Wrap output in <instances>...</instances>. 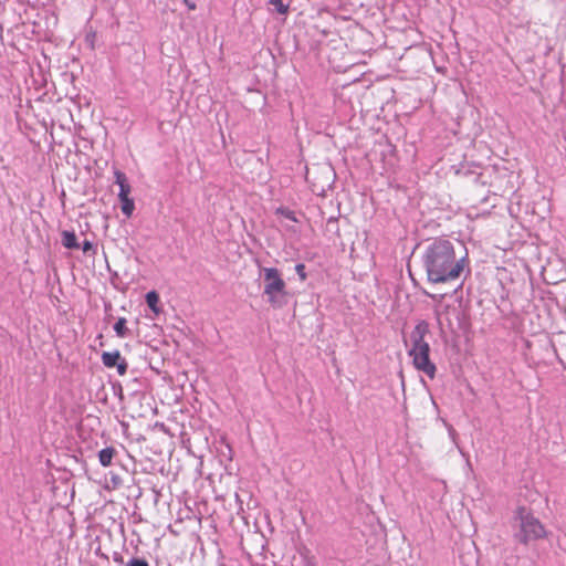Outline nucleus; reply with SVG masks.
Instances as JSON below:
<instances>
[{
	"mask_svg": "<svg viewBox=\"0 0 566 566\" xmlns=\"http://www.w3.org/2000/svg\"><path fill=\"white\" fill-rule=\"evenodd\" d=\"M185 2H186V4L188 6V8H189L190 10H195V9H196V4H195L193 2H190V1H188V0H185Z\"/></svg>",
	"mask_w": 566,
	"mask_h": 566,
	"instance_id": "nucleus-20",
	"label": "nucleus"
},
{
	"mask_svg": "<svg viewBox=\"0 0 566 566\" xmlns=\"http://www.w3.org/2000/svg\"><path fill=\"white\" fill-rule=\"evenodd\" d=\"M295 272L300 276L301 281H305L306 280L305 265L303 263H297L295 265Z\"/></svg>",
	"mask_w": 566,
	"mask_h": 566,
	"instance_id": "nucleus-17",
	"label": "nucleus"
},
{
	"mask_svg": "<svg viewBox=\"0 0 566 566\" xmlns=\"http://www.w3.org/2000/svg\"><path fill=\"white\" fill-rule=\"evenodd\" d=\"M62 244L66 249H78L80 244L77 242V238L74 232L72 231H63L62 232Z\"/></svg>",
	"mask_w": 566,
	"mask_h": 566,
	"instance_id": "nucleus-9",
	"label": "nucleus"
},
{
	"mask_svg": "<svg viewBox=\"0 0 566 566\" xmlns=\"http://www.w3.org/2000/svg\"><path fill=\"white\" fill-rule=\"evenodd\" d=\"M113 559H114V562L119 563V564L124 563V558L119 554H114Z\"/></svg>",
	"mask_w": 566,
	"mask_h": 566,
	"instance_id": "nucleus-19",
	"label": "nucleus"
},
{
	"mask_svg": "<svg viewBox=\"0 0 566 566\" xmlns=\"http://www.w3.org/2000/svg\"><path fill=\"white\" fill-rule=\"evenodd\" d=\"M517 531L514 537L522 544L527 545L532 541L545 537V527L534 514L524 506L517 509L515 516Z\"/></svg>",
	"mask_w": 566,
	"mask_h": 566,
	"instance_id": "nucleus-2",
	"label": "nucleus"
},
{
	"mask_svg": "<svg viewBox=\"0 0 566 566\" xmlns=\"http://www.w3.org/2000/svg\"><path fill=\"white\" fill-rule=\"evenodd\" d=\"M465 262V256L457 258L452 242L447 239H434L422 254L427 279L434 284L458 280Z\"/></svg>",
	"mask_w": 566,
	"mask_h": 566,
	"instance_id": "nucleus-1",
	"label": "nucleus"
},
{
	"mask_svg": "<svg viewBox=\"0 0 566 566\" xmlns=\"http://www.w3.org/2000/svg\"><path fill=\"white\" fill-rule=\"evenodd\" d=\"M116 451L113 447H107L102 449L98 452V461L102 467H109L112 464L113 458L115 455Z\"/></svg>",
	"mask_w": 566,
	"mask_h": 566,
	"instance_id": "nucleus-8",
	"label": "nucleus"
},
{
	"mask_svg": "<svg viewBox=\"0 0 566 566\" xmlns=\"http://www.w3.org/2000/svg\"><path fill=\"white\" fill-rule=\"evenodd\" d=\"M115 367L117 368V373L120 376H123L126 374L128 365H127L125 358L122 357V359L115 365Z\"/></svg>",
	"mask_w": 566,
	"mask_h": 566,
	"instance_id": "nucleus-16",
	"label": "nucleus"
},
{
	"mask_svg": "<svg viewBox=\"0 0 566 566\" xmlns=\"http://www.w3.org/2000/svg\"><path fill=\"white\" fill-rule=\"evenodd\" d=\"M269 4L273 6L280 14H286L290 8V4H285L283 0H269Z\"/></svg>",
	"mask_w": 566,
	"mask_h": 566,
	"instance_id": "nucleus-13",
	"label": "nucleus"
},
{
	"mask_svg": "<svg viewBox=\"0 0 566 566\" xmlns=\"http://www.w3.org/2000/svg\"><path fill=\"white\" fill-rule=\"evenodd\" d=\"M120 209L122 212L127 217H132L134 210H135V202L129 196L120 197Z\"/></svg>",
	"mask_w": 566,
	"mask_h": 566,
	"instance_id": "nucleus-10",
	"label": "nucleus"
},
{
	"mask_svg": "<svg viewBox=\"0 0 566 566\" xmlns=\"http://www.w3.org/2000/svg\"><path fill=\"white\" fill-rule=\"evenodd\" d=\"M125 566H149V564L145 558L133 557L125 564Z\"/></svg>",
	"mask_w": 566,
	"mask_h": 566,
	"instance_id": "nucleus-15",
	"label": "nucleus"
},
{
	"mask_svg": "<svg viewBox=\"0 0 566 566\" xmlns=\"http://www.w3.org/2000/svg\"><path fill=\"white\" fill-rule=\"evenodd\" d=\"M262 274L264 279L263 294L271 306L281 308L286 304V284L276 268H263Z\"/></svg>",
	"mask_w": 566,
	"mask_h": 566,
	"instance_id": "nucleus-3",
	"label": "nucleus"
},
{
	"mask_svg": "<svg viewBox=\"0 0 566 566\" xmlns=\"http://www.w3.org/2000/svg\"><path fill=\"white\" fill-rule=\"evenodd\" d=\"M114 331L118 337H126L129 334V329L126 327V318L119 317L114 324Z\"/></svg>",
	"mask_w": 566,
	"mask_h": 566,
	"instance_id": "nucleus-11",
	"label": "nucleus"
},
{
	"mask_svg": "<svg viewBox=\"0 0 566 566\" xmlns=\"http://www.w3.org/2000/svg\"><path fill=\"white\" fill-rule=\"evenodd\" d=\"M146 303L149 306L151 311L155 313L159 312V308L157 307L159 303V295L155 291H150L146 294Z\"/></svg>",
	"mask_w": 566,
	"mask_h": 566,
	"instance_id": "nucleus-12",
	"label": "nucleus"
},
{
	"mask_svg": "<svg viewBox=\"0 0 566 566\" xmlns=\"http://www.w3.org/2000/svg\"><path fill=\"white\" fill-rule=\"evenodd\" d=\"M122 359L120 353L118 350L114 352H104L102 354V361L105 367L113 368L115 365Z\"/></svg>",
	"mask_w": 566,
	"mask_h": 566,
	"instance_id": "nucleus-7",
	"label": "nucleus"
},
{
	"mask_svg": "<svg viewBox=\"0 0 566 566\" xmlns=\"http://www.w3.org/2000/svg\"><path fill=\"white\" fill-rule=\"evenodd\" d=\"M408 354L412 358V364L417 370L424 373L431 379L434 378L437 368L429 357V343L417 347H410Z\"/></svg>",
	"mask_w": 566,
	"mask_h": 566,
	"instance_id": "nucleus-4",
	"label": "nucleus"
},
{
	"mask_svg": "<svg viewBox=\"0 0 566 566\" xmlns=\"http://www.w3.org/2000/svg\"><path fill=\"white\" fill-rule=\"evenodd\" d=\"M114 176H115V182L119 187L118 198L129 196L130 186L127 181L126 175L120 170H115Z\"/></svg>",
	"mask_w": 566,
	"mask_h": 566,
	"instance_id": "nucleus-6",
	"label": "nucleus"
},
{
	"mask_svg": "<svg viewBox=\"0 0 566 566\" xmlns=\"http://www.w3.org/2000/svg\"><path fill=\"white\" fill-rule=\"evenodd\" d=\"M277 213L283 216L284 218L293 221V222H298V219L295 214L294 211L290 210V209H286V208H279L277 209Z\"/></svg>",
	"mask_w": 566,
	"mask_h": 566,
	"instance_id": "nucleus-14",
	"label": "nucleus"
},
{
	"mask_svg": "<svg viewBox=\"0 0 566 566\" xmlns=\"http://www.w3.org/2000/svg\"><path fill=\"white\" fill-rule=\"evenodd\" d=\"M82 250L84 253H88L94 250V245L91 241L85 240L83 242Z\"/></svg>",
	"mask_w": 566,
	"mask_h": 566,
	"instance_id": "nucleus-18",
	"label": "nucleus"
},
{
	"mask_svg": "<svg viewBox=\"0 0 566 566\" xmlns=\"http://www.w3.org/2000/svg\"><path fill=\"white\" fill-rule=\"evenodd\" d=\"M429 334H430V329H429L428 322H426V321L418 322L417 325L411 331L410 336H409L410 347H417V346L428 343L426 340V336H428Z\"/></svg>",
	"mask_w": 566,
	"mask_h": 566,
	"instance_id": "nucleus-5",
	"label": "nucleus"
}]
</instances>
